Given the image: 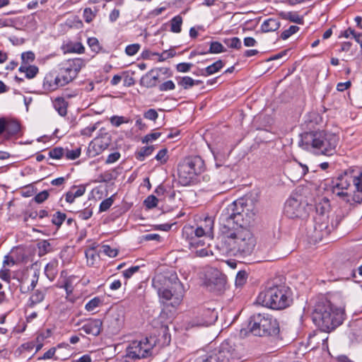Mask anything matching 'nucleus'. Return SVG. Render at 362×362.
Instances as JSON below:
<instances>
[{"label": "nucleus", "instance_id": "f257e3e1", "mask_svg": "<svg viewBox=\"0 0 362 362\" xmlns=\"http://www.w3.org/2000/svg\"><path fill=\"white\" fill-rule=\"evenodd\" d=\"M221 226L224 243L231 252L241 256H247L252 252L255 240L249 228L233 226V222L230 221Z\"/></svg>", "mask_w": 362, "mask_h": 362}, {"label": "nucleus", "instance_id": "f03ea898", "mask_svg": "<svg viewBox=\"0 0 362 362\" xmlns=\"http://www.w3.org/2000/svg\"><path fill=\"white\" fill-rule=\"evenodd\" d=\"M333 193L350 204L362 202V170L350 168L339 177Z\"/></svg>", "mask_w": 362, "mask_h": 362}, {"label": "nucleus", "instance_id": "7ed1b4c3", "mask_svg": "<svg viewBox=\"0 0 362 362\" xmlns=\"http://www.w3.org/2000/svg\"><path fill=\"white\" fill-rule=\"evenodd\" d=\"M339 136L325 131L305 132L302 135L301 146L316 155L332 156L339 144Z\"/></svg>", "mask_w": 362, "mask_h": 362}, {"label": "nucleus", "instance_id": "20e7f679", "mask_svg": "<svg viewBox=\"0 0 362 362\" xmlns=\"http://www.w3.org/2000/svg\"><path fill=\"white\" fill-rule=\"evenodd\" d=\"M256 214L255 207L252 202L238 199L228 204L221 214V224L233 222V226L248 228L254 221Z\"/></svg>", "mask_w": 362, "mask_h": 362}, {"label": "nucleus", "instance_id": "39448f33", "mask_svg": "<svg viewBox=\"0 0 362 362\" xmlns=\"http://www.w3.org/2000/svg\"><path fill=\"white\" fill-rule=\"evenodd\" d=\"M344 315L342 308L334 307L330 301L324 300L315 305L312 318L322 331L329 332L343 322Z\"/></svg>", "mask_w": 362, "mask_h": 362}, {"label": "nucleus", "instance_id": "423d86ee", "mask_svg": "<svg viewBox=\"0 0 362 362\" xmlns=\"http://www.w3.org/2000/svg\"><path fill=\"white\" fill-rule=\"evenodd\" d=\"M258 303L274 310H281L288 307L291 302V291L283 284H270L265 291L261 292L257 299Z\"/></svg>", "mask_w": 362, "mask_h": 362}, {"label": "nucleus", "instance_id": "0eeeda50", "mask_svg": "<svg viewBox=\"0 0 362 362\" xmlns=\"http://www.w3.org/2000/svg\"><path fill=\"white\" fill-rule=\"evenodd\" d=\"M152 286L156 289L163 303L172 300L171 305L175 306L181 302L184 288L177 276H173L170 280L162 275H157L152 280Z\"/></svg>", "mask_w": 362, "mask_h": 362}, {"label": "nucleus", "instance_id": "6e6552de", "mask_svg": "<svg viewBox=\"0 0 362 362\" xmlns=\"http://www.w3.org/2000/svg\"><path fill=\"white\" fill-rule=\"evenodd\" d=\"M247 328L255 336L277 337L280 332L279 323L267 313H256L250 317Z\"/></svg>", "mask_w": 362, "mask_h": 362}, {"label": "nucleus", "instance_id": "1a4fd4ad", "mask_svg": "<svg viewBox=\"0 0 362 362\" xmlns=\"http://www.w3.org/2000/svg\"><path fill=\"white\" fill-rule=\"evenodd\" d=\"M153 347V344L147 338L132 341L126 349V357L133 360L147 358L151 355Z\"/></svg>", "mask_w": 362, "mask_h": 362}, {"label": "nucleus", "instance_id": "9d476101", "mask_svg": "<svg viewBox=\"0 0 362 362\" xmlns=\"http://www.w3.org/2000/svg\"><path fill=\"white\" fill-rule=\"evenodd\" d=\"M239 358L238 353L230 341H224L220 346L217 352L213 354L214 361L217 362H230Z\"/></svg>", "mask_w": 362, "mask_h": 362}, {"label": "nucleus", "instance_id": "9b49d317", "mask_svg": "<svg viewBox=\"0 0 362 362\" xmlns=\"http://www.w3.org/2000/svg\"><path fill=\"white\" fill-rule=\"evenodd\" d=\"M182 237L188 243L190 248H197L204 246L205 242L202 229H195L194 226L186 225L182 228Z\"/></svg>", "mask_w": 362, "mask_h": 362}, {"label": "nucleus", "instance_id": "f8f14e48", "mask_svg": "<svg viewBox=\"0 0 362 362\" xmlns=\"http://www.w3.org/2000/svg\"><path fill=\"white\" fill-rule=\"evenodd\" d=\"M284 214L289 218H303L306 216L305 204L297 198L290 197L285 203Z\"/></svg>", "mask_w": 362, "mask_h": 362}, {"label": "nucleus", "instance_id": "ddd939ff", "mask_svg": "<svg viewBox=\"0 0 362 362\" xmlns=\"http://www.w3.org/2000/svg\"><path fill=\"white\" fill-rule=\"evenodd\" d=\"M110 144L109 136L95 138L88 146V152L92 157L99 155L108 148Z\"/></svg>", "mask_w": 362, "mask_h": 362}, {"label": "nucleus", "instance_id": "4468645a", "mask_svg": "<svg viewBox=\"0 0 362 362\" xmlns=\"http://www.w3.org/2000/svg\"><path fill=\"white\" fill-rule=\"evenodd\" d=\"M183 161L179 163L177 174L179 182L183 186H188L194 183L196 176Z\"/></svg>", "mask_w": 362, "mask_h": 362}, {"label": "nucleus", "instance_id": "2eb2a0df", "mask_svg": "<svg viewBox=\"0 0 362 362\" xmlns=\"http://www.w3.org/2000/svg\"><path fill=\"white\" fill-rule=\"evenodd\" d=\"M199 318L197 325L209 326L214 324L218 319V312L215 308H204L199 313Z\"/></svg>", "mask_w": 362, "mask_h": 362}, {"label": "nucleus", "instance_id": "dca6fc26", "mask_svg": "<svg viewBox=\"0 0 362 362\" xmlns=\"http://www.w3.org/2000/svg\"><path fill=\"white\" fill-rule=\"evenodd\" d=\"M62 86L57 71H50L45 75L42 83V88L45 91L52 92Z\"/></svg>", "mask_w": 362, "mask_h": 362}, {"label": "nucleus", "instance_id": "f3484780", "mask_svg": "<svg viewBox=\"0 0 362 362\" xmlns=\"http://www.w3.org/2000/svg\"><path fill=\"white\" fill-rule=\"evenodd\" d=\"M86 61L81 58H74L68 59L62 63L61 67L64 69L71 76L76 78L81 71L85 66Z\"/></svg>", "mask_w": 362, "mask_h": 362}, {"label": "nucleus", "instance_id": "a211bd4d", "mask_svg": "<svg viewBox=\"0 0 362 362\" xmlns=\"http://www.w3.org/2000/svg\"><path fill=\"white\" fill-rule=\"evenodd\" d=\"M195 175H200L204 170V162L199 156L188 157L182 160Z\"/></svg>", "mask_w": 362, "mask_h": 362}, {"label": "nucleus", "instance_id": "6ab92c4d", "mask_svg": "<svg viewBox=\"0 0 362 362\" xmlns=\"http://www.w3.org/2000/svg\"><path fill=\"white\" fill-rule=\"evenodd\" d=\"M103 322L100 319L88 320L81 328L86 334L98 336L102 330Z\"/></svg>", "mask_w": 362, "mask_h": 362}, {"label": "nucleus", "instance_id": "aec40b11", "mask_svg": "<svg viewBox=\"0 0 362 362\" xmlns=\"http://www.w3.org/2000/svg\"><path fill=\"white\" fill-rule=\"evenodd\" d=\"M308 172V166L298 162L292 164L289 168V175L292 180H300Z\"/></svg>", "mask_w": 362, "mask_h": 362}, {"label": "nucleus", "instance_id": "412c9836", "mask_svg": "<svg viewBox=\"0 0 362 362\" xmlns=\"http://www.w3.org/2000/svg\"><path fill=\"white\" fill-rule=\"evenodd\" d=\"M158 70L160 69H151L144 75L140 80L141 86L148 88L156 86L159 75L158 73L156 75H153V74L155 71Z\"/></svg>", "mask_w": 362, "mask_h": 362}, {"label": "nucleus", "instance_id": "4be33fe9", "mask_svg": "<svg viewBox=\"0 0 362 362\" xmlns=\"http://www.w3.org/2000/svg\"><path fill=\"white\" fill-rule=\"evenodd\" d=\"M216 166L219 169L217 175L218 181L221 184L231 183V168L228 165L222 166L218 164Z\"/></svg>", "mask_w": 362, "mask_h": 362}, {"label": "nucleus", "instance_id": "5701e85b", "mask_svg": "<svg viewBox=\"0 0 362 362\" xmlns=\"http://www.w3.org/2000/svg\"><path fill=\"white\" fill-rule=\"evenodd\" d=\"M195 229H202L204 237L212 239L214 237V220L211 218H206L203 224L195 227Z\"/></svg>", "mask_w": 362, "mask_h": 362}, {"label": "nucleus", "instance_id": "b1692460", "mask_svg": "<svg viewBox=\"0 0 362 362\" xmlns=\"http://www.w3.org/2000/svg\"><path fill=\"white\" fill-rule=\"evenodd\" d=\"M46 294V289H37L30 296L28 306L33 308L35 305L41 303L44 299Z\"/></svg>", "mask_w": 362, "mask_h": 362}, {"label": "nucleus", "instance_id": "393cba45", "mask_svg": "<svg viewBox=\"0 0 362 362\" xmlns=\"http://www.w3.org/2000/svg\"><path fill=\"white\" fill-rule=\"evenodd\" d=\"M280 27V22L276 18H269L265 20L261 25V30L264 33L274 32Z\"/></svg>", "mask_w": 362, "mask_h": 362}, {"label": "nucleus", "instance_id": "a878e982", "mask_svg": "<svg viewBox=\"0 0 362 362\" xmlns=\"http://www.w3.org/2000/svg\"><path fill=\"white\" fill-rule=\"evenodd\" d=\"M224 66V63L222 60H217L212 64L208 66L204 69L201 71V75L204 76H208L214 74L219 71Z\"/></svg>", "mask_w": 362, "mask_h": 362}, {"label": "nucleus", "instance_id": "bb28decb", "mask_svg": "<svg viewBox=\"0 0 362 362\" xmlns=\"http://www.w3.org/2000/svg\"><path fill=\"white\" fill-rule=\"evenodd\" d=\"M53 105L60 116L64 117L67 114L68 103L63 98H55Z\"/></svg>", "mask_w": 362, "mask_h": 362}, {"label": "nucleus", "instance_id": "cd10ccee", "mask_svg": "<svg viewBox=\"0 0 362 362\" xmlns=\"http://www.w3.org/2000/svg\"><path fill=\"white\" fill-rule=\"evenodd\" d=\"M177 84L182 86L184 89H189L195 85H199L202 81H195L189 76L177 77Z\"/></svg>", "mask_w": 362, "mask_h": 362}, {"label": "nucleus", "instance_id": "c85d7f7f", "mask_svg": "<svg viewBox=\"0 0 362 362\" xmlns=\"http://www.w3.org/2000/svg\"><path fill=\"white\" fill-rule=\"evenodd\" d=\"M183 23L182 17L180 15L174 16L169 22L170 31L173 33H180L182 31Z\"/></svg>", "mask_w": 362, "mask_h": 362}, {"label": "nucleus", "instance_id": "c756f323", "mask_svg": "<svg viewBox=\"0 0 362 362\" xmlns=\"http://www.w3.org/2000/svg\"><path fill=\"white\" fill-rule=\"evenodd\" d=\"M58 264L57 259H52L46 265L45 272L49 279H53L57 275Z\"/></svg>", "mask_w": 362, "mask_h": 362}, {"label": "nucleus", "instance_id": "7c9ffc66", "mask_svg": "<svg viewBox=\"0 0 362 362\" xmlns=\"http://www.w3.org/2000/svg\"><path fill=\"white\" fill-rule=\"evenodd\" d=\"M103 304V299L101 297L96 296L90 300L85 305V309L88 312H95V310Z\"/></svg>", "mask_w": 362, "mask_h": 362}, {"label": "nucleus", "instance_id": "2f4dec72", "mask_svg": "<svg viewBox=\"0 0 362 362\" xmlns=\"http://www.w3.org/2000/svg\"><path fill=\"white\" fill-rule=\"evenodd\" d=\"M86 192L84 187H79L75 190H71L66 194L65 199L68 203H73L76 198L81 197Z\"/></svg>", "mask_w": 362, "mask_h": 362}, {"label": "nucleus", "instance_id": "473e14b6", "mask_svg": "<svg viewBox=\"0 0 362 362\" xmlns=\"http://www.w3.org/2000/svg\"><path fill=\"white\" fill-rule=\"evenodd\" d=\"M20 130V124L18 122L14 120H6L5 132L8 136L16 134Z\"/></svg>", "mask_w": 362, "mask_h": 362}, {"label": "nucleus", "instance_id": "72a5a7b5", "mask_svg": "<svg viewBox=\"0 0 362 362\" xmlns=\"http://www.w3.org/2000/svg\"><path fill=\"white\" fill-rule=\"evenodd\" d=\"M18 71L20 72L25 73V76L28 78H33L38 73V68L35 66H27L21 64V66L18 69Z\"/></svg>", "mask_w": 362, "mask_h": 362}, {"label": "nucleus", "instance_id": "f704fd0d", "mask_svg": "<svg viewBox=\"0 0 362 362\" xmlns=\"http://www.w3.org/2000/svg\"><path fill=\"white\" fill-rule=\"evenodd\" d=\"M57 74L58 75L63 86L71 82L75 78L71 76L64 69L60 66L59 71H57Z\"/></svg>", "mask_w": 362, "mask_h": 362}, {"label": "nucleus", "instance_id": "c9c22d12", "mask_svg": "<svg viewBox=\"0 0 362 362\" xmlns=\"http://www.w3.org/2000/svg\"><path fill=\"white\" fill-rule=\"evenodd\" d=\"M225 52V49L221 43L218 42H212L210 44V47L208 52H198V54H205L207 53L211 54H218Z\"/></svg>", "mask_w": 362, "mask_h": 362}, {"label": "nucleus", "instance_id": "e433bc0d", "mask_svg": "<svg viewBox=\"0 0 362 362\" xmlns=\"http://www.w3.org/2000/svg\"><path fill=\"white\" fill-rule=\"evenodd\" d=\"M153 151H154V147L153 146L142 147L140 149V151L136 153V158L139 160L142 161L144 160V158L146 156H150L153 153Z\"/></svg>", "mask_w": 362, "mask_h": 362}, {"label": "nucleus", "instance_id": "4c0bfd02", "mask_svg": "<svg viewBox=\"0 0 362 362\" xmlns=\"http://www.w3.org/2000/svg\"><path fill=\"white\" fill-rule=\"evenodd\" d=\"M98 11V9L95 8V10H92L90 8H86L83 11V17L84 21L89 23L93 21V20L96 16V14Z\"/></svg>", "mask_w": 362, "mask_h": 362}, {"label": "nucleus", "instance_id": "58836bf2", "mask_svg": "<svg viewBox=\"0 0 362 362\" xmlns=\"http://www.w3.org/2000/svg\"><path fill=\"white\" fill-rule=\"evenodd\" d=\"M81 153V149L80 147L76 148L74 149H71V150H69L68 148L64 150L65 157L68 160L76 159L77 158H78L80 156Z\"/></svg>", "mask_w": 362, "mask_h": 362}, {"label": "nucleus", "instance_id": "ea45409f", "mask_svg": "<svg viewBox=\"0 0 362 362\" xmlns=\"http://www.w3.org/2000/svg\"><path fill=\"white\" fill-rule=\"evenodd\" d=\"M110 121L112 125L118 127L122 124L128 123L129 119L123 116L114 115L110 117Z\"/></svg>", "mask_w": 362, "mask_h": 362}, {"label": "nucleus", "instance_id": "a19ab883", "mask_svg": "<svg viewBox=\"0 0 362 362\" xmlns=\"http://www.w3.org/2000/svg\"><path fill=\"white\" fill-rule=\"evenodd\" d=\"M101 253L110 257H115L117 255L118 251L115 248H112L110 245H103L100 250Z\"/></svg>", "mask_w": 362, "mask_h": 362}, {"label": "nucleus", "instance_id": "79ce46f5", "mask_svg": "<svg viewBox=\"0 0 362 362\" xmlns=\"http://www.w3.org/2000/svg\"><path fill=\"white\" fill-rule=\"evenodd\" d=\"M152 55L158 56V61L163 62L169 58L173 57L175 55V52L174 50L170 49V50H165L160 54L157 53V52H153V53H152Z\"/></svg>", "mask_w": 362, "mask_h": 362}, {"label": "nucleus", "instance_id": "37998d69", "mask_svg": "<svg viewBox=\"0 0 362 362\" xmlns=\"http://www.w3.org/2000/svg\"><path fill=\"white\" fill-rule=\"evenodd\" d=\"M85 255L87 260V264L88 266L94 265L98 256L95 250L93 249L87 250L85 252Z\"/></svg>", "mask_w": 362, "mask_h": 362}, {"label": "nucleus", "instance_id": "c03bdc74", "mask_svg": "<svg viewBox=\"0 0 362 362\" xmlns=\"http://www.w3.org/2000/svg\"><path fill=\"white\" fill-rule=\"evenodd\" d=\"M224 42L228 47L235 49H240L242 45L240 40L237 37L226 39Z\"/></svg>", "mask_w": 362, "mask_h": 362}, {"label": "nucleus", "instance_id": "a18cd8bd", "mask_svg": "<svg viewBox=\"0 0 362 362\" xmlns=\"http://www.w3.org/2000/svg\"><path fill=\"white\" fill-rule=\"evenodd\" d=\"M247 274L245 271H239L235 277V286H243L247 281Z\"/></svg>", "mask_w": 362, "mask_h": 362}, {"label": "nucleus", "instance_id": "49530a36", "mask_svg": "<svg viewBox=\"0 0 362 362\" xmlns=\"http://www.w3.org/2000/svg\"><path fill=\"white\" fill-rule=\"evenodd\" d=\"M93 215V209L90 207H87L83 210L76 212V216L81 220H88Z\"/></svg>", "mask_w": 362, "mask_h": 362}, {"label": "nucleus", "instance_id": "de8ad7c7", "mask_svg": "<svg viewBox=\"0 0 362 362\" xmlns=\"http://www.w3.org/2000/svg\"><path fill=\"white\" fill-rule=\"evenodd\" d=\"M141 45L139 43H134L129 45L125 48V54L128 56L135 55L140 49Z\"/></svg>", "mask_w": 362, "mask_h": 362}, {"label": "nucleus", "instance_id": "09e8293b", "mask_svg": "<svg viewBox=\"0 0 362 362\" xmlns=\"http://www.w3.org/2000/svg\"><path fill=\"white\" fill-rule=\"evenodd\" d=\"M87 43L93 52L98 53L100 51L101 47L96 37H89L87 40Z\"/></svg>", "mask_w": 362, "mask_h": 362}, {"label": "nucleus", "instance_id": "8fccbe9b", "mask_svg": "<svg viewBox=\"0 0 362 362\" xmlns=\"http://www.w3.org/2000/svg\"><path fill=\"white\" fill-rule=\"evenodd\" d=\"M66 218V214L64 213H62L60 211H57L55 213L52 218V222L53 224L60 226L62 223L64 221Z\"/></svg>", "mask_w": 362, "mask_h": 362}, {"label": "nucleus", "instance_id": "3c124183", "mask_svg": "<svg viewBox=\"0 0 362 362\" xmlns=\"http://www.w3.org/2000/svg\"><path fill=\"white\" fill-rule=\"evenodd\" d=\"M64 155V149L62 147H55L49 151V156L54 159H59Z\"/></svg>", "mask_w": 362, "mask_h": 362}, {"label": "nucleus", "instance_id": "603ef678", "mask_svg": "<svg viewBox=\"0 0 362 362\" xmlns=\"http://www.w3.org/2000/svg\"><path fill=\"white\" fill-rule=\"evenodd\" d=\"M299 30V28L296 25H291L288 29L284 30L281 33V37L283 40H286L291 37L293 34L297 33Z\"/></svg>", "mask_w": 362, "mask_h": 362}, {"label": "nucleus", "instance_id": "864d4df0", "mask_svg": "<svg viewBox=\"0 0 362 362\" xmlns=\"http://www.w3.org/2000/svg\"><path fill=\"white\" fill-rule=\"evenodd\" d=\"M22 64L27 65L35 59V54L31 52H23L21 54Z\"/></svg>", "mask_w": 362, "mask_h": 362}, {"label": "nucleus", "instance_id": "5fc2aeb1", "mask_svg": "<svg viewBox=\"0 0 362 362\" xmlns=\"http://www.w3.org/2000/svg\"><path fill=\"white\" fill-rule=\"evenodd\" d=\"M211 274L214 275V278L207 279L206 284L208 286H210L211 284H217L218 283H221L222 279L218 277L220 275L219 272L216 269H211Z\"/></svg>", "mask_w": 362, "mask_h": 362}, {"label": "nucleus", "instance_id": "6e6d98bb", "mask_svg": "<svg viewBox=\"0 0 362 362\" xmlns=\"http://www.w3.org/2000/svg\"><path fill=\"white\" fill-rule=\"evenodd\" d=\"M158 202V199L154 195H150L144 200V205L148 209H152L157 206Z\"/></svg>", "mask_w": 362, "mask_h": 362}, {"label": "nucleus", "instance_id": "4d7b16f0", "mask_svg": "<svg viewBox=\"0 0 362 362\" xmlns=\"http://www.w3.org/2000/svg\"><path fill=\"white\" fill-rule=\"evenodd\" d=\"M175 88V85L174 82L171 80L165 81L164 83H161L158 87L160 91L173 90Z\"/></svg>", "mask_w": 362, "mask_h": 362}, {"label": "nucleus", "instance_id": "13d9d810", "mask_svg": "<svg viewBox=\"0 0 362 362\" xmlns=\"http://www.w3.org/2000/svg\"><path fill=\"white\" fill-rule=\"evenodd\" d=\"M168 150L166 148H163L158 151L157 155L156 156V159L159 161L161 164H164L168 160Z\"/></svg>", "mask_w": 362, "mask_h": 362}, {"label": "nucleus", "instance_id": "bf43d9fd", "mask_svg": "<svg viewBox=\"0 0 362 362\" xmlns=\"http://www.w3.org/2000/svg\"><path fill=\"white\" fill-rule=\"evenodd\" d=\"M40 255H45L51 251V245L47 240L39 243Z\"/></svg>", "mask_w": 362, "mask_h": 362}, {"label": "nucleus", "instance_id": "052dcab7", "mask_svg": "<svg viewBox=\"0 0 362 362\" xmlns=\"http://www.w3.org/2000/svg\"><path fill=\"white\" fill-rule=\"evenodd\" d=\"M49 197V193L47 190L42 191L37 194L35 197L34 200L35 202L38 204H41L43 202H45L47 198Z\"/></svg>", "mask_w": 362, "mask_h": 362}, {"label": "nucleus", "instance_id": "680f3d73", "mask_svg": "<svg viewBox=\"0 0 362 362\" xmlns=\"http://www.w3.org/2000/svg\"><path fill=\"white\" fill-rule=\"evenodd\" d=\"M113 204V199L110 197L103 200L100 204V211H106Z\"/></svg>", "mask_w": 362, "mask_h": 362}, {"label": "nucleus", "instance_id": "e2e57ef3", "mask_svg": "<svg viewBox=\"0 0 362 362\" xmlns=\"http://www.w3.org/2000/svg\"><path fill=\"white\" fill-rule=\"evenodd\" d=\"M139 268L140 267L139 266H134V267H132L123 271L122 274H123L124 277L127 279L131 278L134 274H135L136 272H137L139 270Z\"/></svg>", "mask_w": 362, "mask_h": 362}, {"label": "nucleus", "instance_id": "0e129e2a", "mask_svg": "<svg viewBox=\"0 0 362 362\" xmlns=\"http://www.w3.org/2000/svg\"><path fill=\"white\" fill-rule=\"evenodd\" d=\"M192 64L190 63H180L177 64L176 69L178 72L186 73L188 72L192 68Z\"/></svg>", "mask_w": 362, "mask_h": 362}, {"label": "nucleus", "instance_id": "69168bd1", "mask_svg": "<svg viewBox=\"0 0 362 362\" xmlns=\"http://www.w3.org/2000/svg\"><path fill=\"white\" fill-rule=\"evenodd\" d=\"M147 119L156 121L158 117V112L154 109H149L144 115Z\"/></svg>", "mask_w": 362, "mask_h": 362}, {"label": "nucleus", "instance_id": "338daca9", "mask_svg": "<svg viewBox=\"0 0 362 362\" xmlns=\"http://www.w3.org/2000/svg\"><path fill=\"white\" fill-rule=\"evenodd\" d=\"M160 132H153V133L148 134L143 138L142 142L143 143H148L150 141L157 139L158 138L160 137Z\"/></svg>", "mask_w": 362, "mask_h": 362}, {"label": "nucleus", "instance_id": "774afa93", "mask_svg": "<svg viewBox=\"0 0 362 362\" xmlns=\"http://www.w3.org/2000/svg\"><path fill=\"white\" fill-rule=\"evenodd\" d=\"M70 51L78 54H82L84 53L85 48L81 42H76L72 45Z\"/></svg>", "mask_w": 362, "mask_h": 362}]
</instances>
